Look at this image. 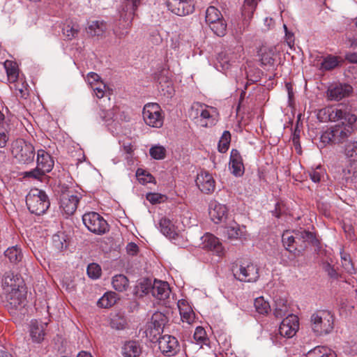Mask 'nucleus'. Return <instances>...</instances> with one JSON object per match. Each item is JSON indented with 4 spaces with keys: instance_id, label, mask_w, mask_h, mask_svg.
Instances as JSON below:
<instances>
[{
    "instance_id": "52",
    "label": "nucleus",
    "mask_w": 357,
    "mask_h": 357,
    "mask_svg": "<svg viewBox=\"0 0 357 357\" xmlns=\"http://www.w3.org/2000/svg\"><path fill=\"white\" fill-rule=\"evenodd\" d=\"M300 135H301V130L299 129L298 126H296L294 128L293 135H292V142L294 146H295V149L297 152L300 153L301 146L300 144Z\"/></svg>"
},
{
    "instance_id": "13",
    "label": "nucleus",
    "mask_w": 357,
    "mask_h": 357,
    "mask_svg": "<svg viewBox=\"0 0 357 357\" xmlns=\"http://www.w3.org/2000/svg\"><path fill=\"white\" fill-rule=\"evenodd\" d=\"M158 347L161 352L167 356H172L179 351L177 339L169 335H165L160 337Z\"/></svg>"
},
{
    "instance_id": "47",
    "label": "nucleus",
    "mask_w": 357,
    "mask_h": 357,
    "mask_svg": "<svg viewBox=\"0 0 357 357\" xmlns=\"http://www.w3.org/2000/svg\"><path fill=\"white\" fill-rule=\"evenodd\" d=\"M339 62L336 56H328L321 63V69L330 70L337 66Z\"/></svg>"
},
{
    "instance_id": "59",
    "label": "nucleus",
    "mask_w": 357,
    "mask_h": 357,
    "mask_svg": "<svg viewBox=\"0 0 357 357\" xmlns=\"http://www.w3.org/2000/svg\"><path fill=\"white\" fill-rule=\"evenodd\" d=\"M63 241H65V240L59 235H54L52 237L53 245L55 248L59 251L62 250L64 247Z\"/></svg>"
},
{
    "instance_id": "4",
    "label": "nucleus",
    "mask_w": 357,
    "mask_h": 357,
    "mask_svg": "<svg viewBox=\"0 0 357 357\" xmlns=\"http://www.w3.org/2000/svg\"><path fill=\"white\" fill-rule=\"evenodd\" d=\"M11 153L19 164L29 165L34 160L35 149L23 139H17L11 144Z\"/></svg>"
},
{
    "instance_id": "27",
    "label": "nucleus",
    "mask_w": 357,
    "mask_h": 357,
    "mask_svg": "<svg viewBox=\"0 0 357 357\" xmlns=\"http://www.w3.org/2000/svg\"><path fill=\"white\" fill-rule=\"evenodd\" d=\"M222 234L225 237L232 240L237 239L241 235V231L238 225L236 222L231 221L224 227Z\"/></svg>"
},
{
    "instance_id": "62",
    "label": "nucleus",
    "mask_w": 357,
    "mask_h": 357,
    "mask_svg": "<svg viewBox=\"0 0 357 357\" xmlns=\"http://www.w3.org/2000/svg\"><path fill=\"white\" fill-rule=\"evenodd\" d=\"M197 105L200 107V110H201L200 116L203 119L210 120L211 119H212V115L211 114V112L208 109H203V105H199V103H197Z\"/></svg>"
},
{
    "instance_id": "8",
    "label": "nucleus",
    "mask_w": 357,
    "mask_h": 357,
    "mask_svg": "<svg viewBox=\"0 0 357 357\" xmlns=\"http://www.w3.org/2000/svg\"><path fill=\"white\" fill-rule=\"evenodd\" d=\"M141 0H124L119 10L120 20H123L126 24V29L130 27L134 18L135 12L140 3Z\"/></svg>"
},
{
    "instance_id": "10",
    "label": "nucleus",
    "mask_w": 357,
    "mask_h": 357,
    "mask_svg": "<svg viewBox=\"0 0 357 357\" xmlns=\"http://www.w3.org/2000/svg\"><path fill=\"white\" fill-rule=\"evenodd\" d=\"M167 6L172 13L178 16L188 15L195 10L192 0H167Z\"/></svg>"
},
{
    "instance_id": "46",
    "label": "nucleus",
    "mask_w": 357,
    "mask_h": 357,
    "mask_svg": "<svg viewBox=\"0 0 357 357\" xmlns=\"http://www.w3.org/2000/svg\"><path fill=\"white\" fill-rule=\"evenodd\" d=\"M341 263L344 271L350 274L354 273V267L349 255L341 252Z\"/></svg>"
},
{
    "instance_id": "53",
    "label": "nucleus",
    "mask_w": 357,
    "mask_h": 357,
    "mask_svg": "<svg viewBox=\"0 0 357 357\" xmlns=\"http://www.w3.org/2000/svg\"><path fill=\"white\" fill-rule=\"evenodd\" d=\"M155 328L148 326L146 330V335L149 337L152 342H159L160 337H162L160 334H157V332H155Z\"/></svg>"
},
{
    "instance_id": "64",
    "label": "nucleus",
    "mask_w": 357,
    "mask_h": 357,
    "mask_svg": "<svg viewBox=\"0 0 357 357\" xmlns=\"http://www.w3.org/2000/svg\"><path fill=\"white\" fill-rule=\"evenodd\" d=\"M345 59L351 63H357V52L347 54Z\"/></svg>"
},
{
    "instance_id": "7",
    "label": "nucleus",
    "mask_w": 357,
    "mask_h": 357,
    "mask_svg": "<svg viewBox=\"0 0 357 357\" xmlns=\"http://www.w3.org/2000/svg\"><path fill=\"white\" fill-rule=\"evenodd\" d=\"M142 114L146 125L153 128L162 126L164 119L162 116V109L158 104L151 102L145 105Z\"/></svg>"
},
{
    "instance_id": "44",
    "label": "nucleus",
    "mask_w": 357,
    "mask_h": 357,
    "mask_svg": "<svg viewBox=\"0 0 357 357\" xmlns=\"http://www.w3.org/2000/svg\"><path fill=\"white\" fill-rule=\"evenodd\" d=\"M152 287L153 283L151 280L149 278H144L136 287L137 293L147 294L151 292L152 294Z\"/></svg>"
},
{
    "instance_id": "38",
    "label": "nucleus",
    "mask_w": 357,
    "mask_h": 357,
    "mask_svg": "<svg viewBox=\"0 0 357 357\" xmlns=\"http://www.w3.org/2000/svg\"><path fill=\"white\" fill-rule=\"evenodd\" d=\"M4 66L6 70L8 80L10 82H15L18 77V69L15 63H13L9 61H6L4 63Z\"/></svg>"
},
{
    "instance_id": "60",
    "label": "nucleus",
    "mask_w": 357,
    "mask_h": 357,
    "mask_svg": "<svg viewBox=\"0 0 357 357\" xmlns=\"http://www.w3.org/2000/svg\"><path fill=\"white\" fill-rule=\"evenodd\" d=\"M99 116L102 121H107L112 119L113 112L110 110L101 109L100 112L99 113Z\"/></svg>"
},
{
    "instance_id": "3",
    "label": "nucleus",
    "mask_w": 357,
    "mask_h": 357,
    "mask_svg": "<svg viewBox=\"0 0 357 357\" xmlns=\"http://www.w3.org/2000/svg\"><path fill=\"white\" fill-rule=\"evenodd\" d=\"M311 327L317 335L330 333L333 329V315L328 310H317L310 318Z\"/></svg>"
},
{
    "instance_id": "43",
    "label": "nucleus",
    "mask_w": 357,
    "mask_h": 357,
    "mask_svg": "<svg viewBox=\"0 0 357 357\" xmlns=\"http://www.w3.org/2000/svg\"><path fill=\"white\" fill-rule=\"evenodd\" d=\"M193 337L196 342L201 345V347H202L203 344H207V342L208 340L207 337L206 331L203 327H197Z\"/></svg>"
},
{
    "instance_id": "6",
    "label": "nucleus",
    "mask_w": 357,
    "mask_h": 357,
    "mask_svg": "<svg viewBox=\"0 0 357 357\" xmlns=\"http://www.w3.org/2000/svg\"><path fill=\"white\" fill-rule=\"evenodd\" d=\"M82 221L86 227L95 234L102 235L109 230L107 221L96 212L84 213Z\"/></svg>"
},
{
    "instance_id": "29",
    "label": "nucleus",
    "mask_w": 357,
    "mask_h": 357,
    "mask_svg": "<svg viewBox=\"0 0 357 357\" xmlns=\"http://www.w3.org/2000/svg\"><path fill=\"white\" fill-rule=\"evenodd\" d=\"M4 255L8 259L10 263L15 264L21 261L23 258L21 249L17 245L8 248L4 252Z\"/></svg>"
},
{
    "instance_id": "42",
    "label": "nucleus",
    "mask_w": 357,
    "mask_h": 357,
    "mask_svg": "<svg viewBox=\"0 0 357 357\" xmlns=\"http://www.w3.org/2000/svg\"><path fill=\"white\" fill-rule=\"evenodd\" d=\"M231 142V134L229 131H225L218 142V151L220 153H225L229 146Z\"/></svg>"
},
{
    "instance_id": "50",
    "label": "nucleus",
    "mask_w": 357,
    "mask_h": 357,
    "mask_svg": "<svg viewBox=\"0 0 357 357\" xmlns=\"http://www.w3.org/2000/svg\"><path fill=\"white\" fill-rule=\"evenodd\" d=\"M46 174L47 173L42 171V169H38V167L36 166L35 169H31V171L29 172H25L24 174V177H29L39 181H42L43 178L45 176Z\"/></svg>"
},
{
    "instance_id": "24",
    "label": "nucleus",
    "mask_w": 357,
    "mask_h": 357,
    "mask_svg": "<svg viewBox=\"0 0 357 357\" xmlns=\"http://www.w3.org/2000/svg\"><path fill=\"white\" fill-rule=\"evenodd\" d=\"M209 215L215 223H219L227 218V208L224 204L215 203L210 210Z\"/></svg>"
},
{
    "instance_id": "12",
    "label": "nucleus",
    "mask_w": 357,
    "mask_h": 357,
    "mask_svg": "<svg viewBox=\"0 0 357 357\" xmlns=\"http://www.w3.org/2000/svg\"><path fill=\"white\" fill-rule=\"evenodd\" d=\"M294 233L296 238V247H295V250H297L298 248L305 249L308 245L317 246L319 245V241L317 239L313 232L301 229L294 231Z\"/></svg>"
},
{
    "instance_id": "28",
    "label": "nucleus",
    "mask_w": 357,
    "mask_h": 357,
    "mask_svg": "<svg viewBox=\"0 0 357 357\" xmlns=\"http://www.w3.org/2000/svg\"><path fill=\"white\" fill-rule=\"evenodd\" d=\"M119 299L117 294L113 291L105 293L97 302L99 307L108 308L113 306Z\"/></svg>"
},
{
    "instance_id": "57",
    "label": "nucleus",
    "mask_w": 357,
    "mask_h": 357,
    "mask_svg": "<svg viewBox=\"0 0 357 357\" xmlns=\"http://www.w3.org/2000/svg\"><path fill=\"white\" fill-rule=\"evenodd\" d=\"M323 268L325 272L327 273V274L332 278H338V273L337 271L334 269V268L328 262L324 263Z\"/></svg>"
},
{
    "instance_id": "41",
    "label": "nucleus",
    "mask_w": 357,
    "mask_h": 357,
    "mask_svg": "<svg viewBox=\"0 0 357 357\" xmlns=\"http://www.w3.org/2000/svg\"><path fill=\"white\" fill-rule=\"evenodd\" d=\"M179 311L183 321H185L188 324L194 322L195 314L190 307H181L179 306Z\"/></svg>"
},
{
    "instance_id": "40",
    "label": "nucleus",
    "mask_w": 357,
    "mask_h": 357,
    "mask_svg": "<svg viewBox=\"0 0 357 357\" xmlns=\"http://www.w3.org/2000/svg\"><path fill=\"white\" fill-rule=\"evenodd\" d=\"M217 60L219 64V66H217V68L220 67L221 70H226L229 69L231 65V62H233L229 57V54L227 52H221L219 53Z\"/></svg>"
},
{
    "instance_id": "51",
    "label": "nucleus",
    "mask_w": 357,
    "mask_h": 357,
    "mask_svg": "<svg viewBox=\"0 0 357 357\" xmlns=\"http://www.w3.org/2000/svg\"><path fill=\"white\" fill-rule=\"evenodd\" d=\"M87 274L91 278H98L101 274V268L100 266L95 263L90 264L87 267Z\"/></svg>"
},
{
    "instance_id": "36",
    "label": "nucleus",
    "mask_w": 357,
    "mask_h": 357,
    "mask_svg": "<svg viewBox=\"0 0 357 357\" xmlns=\"http://www.w3.org/2000/svg\"><path fill=\"white\" fill-rule=\"evenodd\" d=\"M257 6V0H245L242 15L245 19H251Z\"/></svg>"
},
{
    "instance_id": "1",
    "label": "nucleus",
    "mask_w": 357,
    "mask_h": 357,
    "mask_svg": "<svg viewBox=\"0 0 357 357\" xmlns=\"http://www.w3.org/2000/svg\"><path fill=\"white\" fill-rule=\"evenodd\" d=\"M2 286L7 294L8 309L13 315L24 314L26 312V291L24 281L18 275L6 273L2 280Z\"/></svg>"
},
{
    "instance_id": "61",
    "label": "nucleus",
    "mask_w": 357,
    "mask_h": 357,
    "mask_svg": "<svg viewBox=\"0 0 357 357\" xmlns=\"http://www.w3.org/2000/svg\"><path fill=\"white\" fill-rule=\"evenodd\" d=\"M126 250L128 254L134 256L137 254L139 248L136 243H129L126 246Z\"/></svg>"
},
{
    "instance_id": "56",
    "label": "nucleus",
    "mask_w": 357,
    "mask_h": 357,
    "mask_svg": "<svg viewBox=\"0 0 357 357\" xmlns=\"http://www.w3.org/2000/svg\"><path fill=\"white\" fill-rule=\"evenodd\" d=\"M163 199V196L158 193H148L146 199L153 204L160 203Z\"/></svg>"
},
{
    "instance_id": "34",
    "label": "nucleus",
    "mask_w": 357,
    "mask_h": 357,
    "mask_svg": "<svg viewBox=\"0 0 357 357\" xmlns=\"http://www.w3.org/2000/svg\"><path fill=\"white\" fill-rule=\"evenodd\" d=\"M254 306L256 312L259 314L266 315L271 311L269 303L265 301L263 296L255 299Z\"/></svg>"
},
{
    "instance_id": "35",
    "label": "nucleus",
    "mask_w": 357,
    "mask_h": 357,
    "mask_svg": "<svg viewBox=\"0 0 357 357\" xmlns=\"http://www.w3.org/2000/svg\"><path fill=\"white\" fill-rule=\"evenodd\" d=\"M261 63L262 66L273 67L275 63V53L272 50L263 48L261 50Z\"/></svg>"
},
{
    "instance_id": "45",
    "label": "nucleus",
    "mask_w": 357,
    "mask_h": 357,
    "mask_svg": "<svg viewBox=\"0 0 357 357\" xmlns=\"http://www.w3.org/2000/svg\"><path fill=\"white\" fill-rule=\"evenodd\" d=\"M282 243L287 250L291 252V248L296 247V238L294 235H291L289 231H285L282 235Z\"/></svg>"
},
{
    "instance_id": "55",
    "label": "nucleus",
    "mask_w": 357,
    "mask_h": 357,
    "mask_svg": "<svg viewBox=\"0 0 357 357\" xmlns=\"http://www.w3.org/2000/svg\"><path fill=\"white\" fill-rule=\"evenodd\" d=\"M100 79V77L96 73H89L86 76V80L91 87H93V86L99 84Z\"/></svg>"
},
{
    "instance_id": "33",
    "label": "nucleus",
    "mask_w": 357,
    "mask_h": 357,
    "mask_svg": "<svg viewBox=\"0 0 357 357\" xmlns=\"http://www.w3.org/2000/svg\"><path fill=\"white\" fill-rule=\"evenodd\" d=\"M112 283L114 289L120 292L126 291L129 285L128 279L122 274L114 276Z\"/></svg>"
},
{
    "instance_id": "49",
    "label": "nucleus",
    "mask_w": 357,
    "mask_h": 357,
    "mask_svg": "<svg viewBox=\"0 0 357 357\" xmlns=\"http://www.w3.org/2000/svg\"><path fill=\"white\" fill-rule=\"evenodd\" d=\"M150 155L155 160H161L165 157L166 150L162 146H154L149 150Z\"/></svg>"
},
{
    "instance_id": "11",
    "label": "nucleus",
    "mask_w": 357,
    "mask_h": 357,
    "mask_svg": "<svg viewBox=\"0 0 357 357\" xmlns=\"http://www.w3.org/2000/svg\"><path fill=\"white\" fill-rule=\"evenodd\" d=\"M299 328L298 318L294 314H289L284 318L279 327V333L281 336L292 337Z\"/></svg>"
},
{
    "instance_id": "16",
    "label": "nucleus",
    "mask_w": 357,
    "mask_h": 357,
    "mask_svg": "<svg viewBox=\"0 0 357 357\" xmlns=\"http://www.w3.org/2000/svg\"><path fill=\"white\" fill-rule=\"evenodd\" d=\"M196 183L199 190L209 194L215 190V181L211 174L206 171H201L197 176Z\"/></svg>"
},
{
    "instance_id": "30",
    "label": "nucleus",
    "mask_w": 357,
    "mask_h": 357,
    "mask_svg": "<svg viewBox=\"0 0 357 357\" xmlns=\"http://www.w3.org/2000/svg\"><path fill=\"white\" fill-rule=\"evenodd\" d=\"M289 311L287 301L283 298H276L275 301V308L273 314L277 318H282Z\"/></svg>"
},
{
    "instance_id": "17",
    "label": "nucleus",
    "mask_w": 357,
    "mask_h": 357,
    "mask_svg": "<svg viewBox=\"0 0 357 357\" xmlns=\"http://www.w3.org/2000/svg\"><path fill=\"white\" fill-rule=\"evenodd\" d=\"M352 92V87L347 84H338L331 86L328 90V97L331 100H340Z\"/></svg>"
},
{
    "instance_id": "39",
    "label": "nucleus",
    "mask_w": 357,
    "mask_h": 357,
    "mask_svg": "<svg viewBox=\"0 0 357 357\" xmlns=\"http://www.w3.org/2000/svg\"><path fill=\"white\" fill-rule=\"evenodd\" d=\"M211 29L218 36H223L226 33L227 24L223 17L209 25Z\"/></svg>"
},
{
    "instance_id": "9",
    "label": "nucleus",
    "mask_w": 357,
    "mask_h": 357,
    "mask_svg": "<svg viewBox=\"0 0 357 357\" xmlns=\"http://www.w3.org/2000/svg\"><path fill=\"white\" fill-rule=\"evenodd\" d=\"M234 275L237 280L245 282H256L259 277V269L252 263L241 264L238 272L236 271Z\"/></svg>"
},
{
    "instance_id": "5",
    "label": "nucleus",
    "mask_w": 357,
    "mask_h": 357,
    "mask_svg": "<svg viewBox=\"0 0 357 357\" xmlns=\"http://www.w3.org/2000/svg\"><path fill=\"white\" fill-rule=\"evenodd\" d=\"M26 204L29 211L40 215L49 208L50 203L46 193L38 189L31 190L26 197Z\"/></svg>"
},
{
    "instance_id": "48",
    "label": "nucleus",
    "mask_w": 357,
    "mask_h": 357,
    "mask_svg": "<svg viewBox=\"0 0 357 357\" xmlns=\"http://www.w3.org/2000/svg\"><path fill=\"white\" fill-rule=\"evenodd\" d=\"M345 155L350 161H357V141L347 145Z\"/></svg>"
},
{
    "instance_id": "37",
    "label": "nucleus",
    "mask_w": 357,
    "mask_h": 357,
    "mask_svg": "<svg viewBox=\"0 0 357 357\" xmlns=\"http://www.w3.org/2000/svg\"><path fill=\"white\" fill-rule=\"evenodd\" d=\"M222 17L221 13L214 6H210L206 11V22L209 25Z\"/></svg>"
},
{
    "instance_id": "2",
    "label": "nucleus",
    "mask_w": 357,
    "mask_h": 357,
    "mask_svg": "<svg viewBox=\"0 0 357 357\" xmlns=\"http://www.w3.org/2000/svg\"><path fill=\"white\" fill-rule=\"evenodd\" d=\"M328 113L330 121L344 120L341 123L334 126L331 129L333 137V144L342 143L353 132L356 116L338 108L329 109Z\"/></svg>"
},
{
    "instance_id": "58",
    "label": "nucleus",
    "mask_w": 357,
    "mask_h": 357,
    "mask_svg": "<svg viewBox=\"0 0 357 357\" xmlns=\"http://www.w3.org/2000/svg\"><path fill=\"white\" fill-rule=\"evenodd\" d=\"M105 87H106V86L103 83L100 82V83L98 84L97 85L93 86V87H91V88L93 89L97 98H103V96L105 95Z\"/></svg>"
},
{
    "instance_id": "25",
    "label": "nucleus",
    "mask_w": 357,
    "mask_h": 357,
    "mask_svg": "<svg viewBox=\"0 0 357 357\" xmlns=\"http://www.w3.org/2000/svg\"><path fill=\"white\" fill-rule=\"evenodd\" d=\"M166 322L167 317L162 312H156L152 315L148 326L155 328V332H157V334H161Z\"/></svg>"
},
{
    "instance_id": "21",
    "label": "nucleus",
    "mask_w": 357,
    "mask_h": 357,
    "mask_svg": "<svg viewBox=\"0 0 357 357\" xmlns=\"http://www.w3.org/2000/svg\"><path fill=\"white\" fill-rule=\"evenodd\" d=\"M47 324L39 323L36 320H33L31 322L30 325V335L35 342H41L45 336V326Z\"/></svg>"
},
{
    "instance_id": "54",
    "label": "nucleus",
    "mask_w": 357,
    "mask_h": 357,
    "mask_svg": "<svg viewBox=\"0 0 357 357\" xmlns=\"http://www.w3.org/2000/svg\"><path fill=\"white\" fill-rule=\"evenodd\" d=\"M320 142L325 146L329 143H333V137L331 130L325 131L320 137Z\"/></svg>"
},
{
    "instance_id": "15",
    "label": "nucleus",
    "mask_w": 357,
    "mask_h": 357,
    "mask_svg": "<svg viewBox=\"0 0 357 357\" xmlns=\"http://www.w3.org/2000/svg\"><path fill=\"white\" fill-rule=\"evenodd\" d=\"M202 248L210 250L219 257L225 254V249L218 238L211 234H206L202 237Z\"/></svg>"
},
{
    "instance_id": "63",
    "label": "nucleus",
    "mask_w": 357,
    "mask_h": 357,
    "mask_svg": "<svg viewBox=\"0 0 357 357\" xmlns=\"http://www.w3.org/2000/svg\"><path fill=\"white\" fill-rule=\"evenodd\" d=\"M123 149L126 153H127L129 155H131L133 152V146L132 145V143L130 141L123 142Z\"/></svg>"
},
{
    "instance_id": "22",
    "label": "nucleus",
    "mask_w": 357,
    "mask_h": 357,
    "mask_svg": "<svg viewBox=\"0 0 357 357\" xmlns=\"http://www.w3.org/2000/svg\"><path fill=\"white\" fill-rule=\"evenodd\" d=\"M142 353V347L137 341H128L122 347L124 357H139Z\"/></svg>"
},
{
    "instance_id": "31",
    "label": "nucleus",
    "mask_w": 357,
    "mask_h": 357,
    "mask_svg": "<svg viewBox=\"0 0 357 357\" xmlns=\"http://www.w3.org/2000/svg\"><path fill=\"white\" fill-rule=\"evenodd\" d=\"M307 357H337L334 351L326 347L318 346L309 351Z\"/></svg>"
},
{
    "instance_id": "23",
    "label": "nucleus",
    "mask_w": 357,
    "mask_h": 357,
    "mask_svg": "<svg viewBox=\"0 0 357 357\" xmlns=\"http://www.w3.org/2000/svg\"><path fill=\"white\" fill-rule=\"evenodd\" d=\"M87 33L93 36H102L107 30V24L103 21H91L88 23L86 28Z\"/></svg>"
},
{
    "instance_id": "26",
    "label": "nucleus",
    "mask_w": 357,
    "mask_h": 357,
    "mask_svg": "<svg viewBox=\"0 0 357 357\" xmlns=\"http://www.w3.org/2000/svg\"><path fill=\"white\" fill-rule=\"evenodd\" d=\"M159 226L161 232L169 238H174L177 236L175 227L170 220L162 218L160 219Z\"/></svg>"
},
{
    "instance_id": "19",
    "label": "nucleus",
    "mask_w": 357,
    "mask_h": 357,
    "mask_svg": "<svg viewBox=\"0 0 357 357\" xmlns=\"http://www.w3.org/2000/svg\"><path fill=\"white\" fill-rule=\"evenodd\" d=\"M229 168L236 176H241L244 173V166L238 151L232 149L230 154Z\"/></svg>"
},
{
    "instance_id": "32",
    "label": "nucleus",
    "mask_w": 357,
    "mask_h": 357,
    "mask_svg": "<svg viewBox=\"0 0 357 357\" xmlns=\"http://www.w3.org/2000/svg\"><path fill=\"white\" fill-rule=\"evenodd\" d=\"M79 31V26L72 21L67 22L63 28V33L68 40L75 38Z\"/></svg>"
},
{
    "instance_id": "18",
    "label": "nucleus",
    "mask_w": 357,
    "mask_h": 357,
    "mask_svg": "<svg viewBox=\"0 0 357 357\" xmlns=\"http://www.w3.org/2000/svg\"><path fill=\"white\" fill-rule=\"evenodd\" d=\"M171 289L167 282L155 280L152 287V296L155 298L165 301L169 298Z\"/></svg>"
},
{
    "instance_id": "20",
    "label": "nucleus",
    "mask_w": 357,
    "mask_h": 357,
    "mask_svg": "<svg viewBox=\"0 0 357 357\" xmlns=\"http://www.w3.org/2000/svg\"><path fill=\"white\" fill-rule=\"evenodd\" d=\"M36 162L38 169L45 173L51 172L54 164L52 157L43 149H40L37 152Z\"/></svg>"
},
{
    "instance_id": "14",
    "label": "nucleus",
    "mask_w": 357,
    "mask_h": 357,
    "mask_svg": "<svg viewBox=\"0 0 357 357\" xmlns=\"http://www.w3.org/2000/svg\"><path fill=\"white\" fill-rule=\"evenodd\" d=\"M78 203V197L70 192H63L60 196V208L67 215L75 212Z\"/></svg>"
}]
</instances>
